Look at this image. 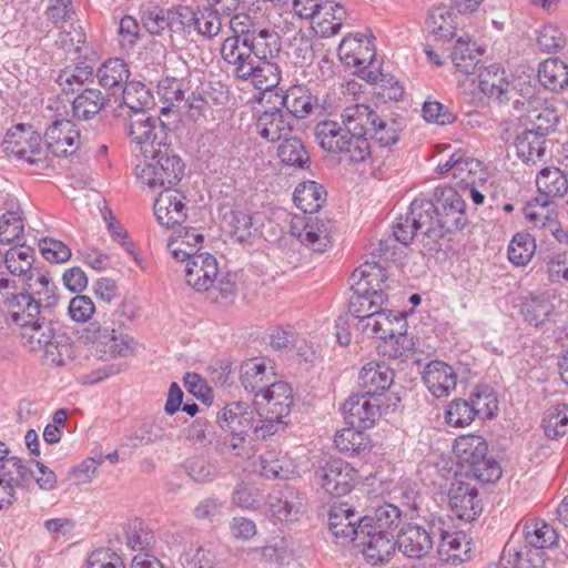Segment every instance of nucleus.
<instances>
[{"mask_svg":"<svg viewBox=\"0 0 568 568\" xmlns=\"http://www.w3.org/2000/svg\"><path fill=\"white\" fill-rule=\"evenodd\" d=\"M11 290L3 301L12 323L21 328L48 315L58 303L57 286L45 273H34L18 293Z\"/></svg>","mask_w":568,"mask_h":568,"instance_id":"1","label":"nucleus"},{"mask_svg":"<svg viewBox=\"0 0 568 568\" xmlns=\"http://www.w3.org/2000/svg\"><path fill=\"white\" fill-rule=\"evenodd\" d=\"M434 212L430 214V227L423 231L422 253L435 255L442 251V241L447 233L462 231L467 224L466 204L455 189H444L433 202Z\"/></svg>","mask_w":568,"mask_h":568,"instance_id":"2","label":"nucleus"},{"mask_svg":"<svg viewBox=\"0 0 568 568\" xmlns=\"http://www.w3.org/2000/svg\"><path fill=\"white\" fill-rule=\"evenodd\" d=\"M22 345L30 352H41L42 357L55 367L70 364L75 357L72 338L54 327L48 315L19 328Z\"/></svg>","mask_w":568,"mask_h":568,"instance_id":"3","label":"nucleus"},{"mask_svg":"<svg viewBox=\"0 0 568 568\" xmlns=\"http://www.w3.org/2000/svg\"><path fill=\"white\" fill-rule=\"evenodd\" d=\"M454 452L466 477L485 484L495 483L500 478L501 468L494 458L487 457L488 445L481 436H459L455 439Z\"/></svg>","mask_w":568,"mask_h":568,"instance_id":"4","label":"nucleus"},{"mask_svg":"<svg viewBox=\"0 0 568 568\" xmlns=\"http://www.w3.org/2000/svg\"><path fill=\"white\" fill-rule=\"evenodd\" d=\"M183 160L172 152L169 144L158 149L135 168L139 182L151 190H171L184 175Z\"/></svg>","mask_w":568,"mask_h":568,"instance_id":"5","label":"nucleus"},{"mask_svg":"<svg viewBox=\"0 0 568 568\" xmlns=\"http://www.w3.org/2000/svg\"><path fill=\"white\" fill-rule=\"evenodd\" d=\"M357 329L364 334L383 339L384 354L392 358H398L408 349L407 322L400 312H386L383 307L377 314L368 316L363 324H357Z\"/></svg>","mask_w":568,"mask_h":568,"instance_id":"6","label":"nucleus"},{"mask_svg":"<svg viewBox=\"0 0 568 568\" xmlns=\"http://www.w3.org/2000/svg\"><path fill=\"white\" fill-rule=\"evenodd\" d=\"M3 152L18 161L43 170L50 166L51 158L41 135L29 124H17L6 133Z\"/></svg>","mask_w":568,"mask_h":568,"instance_id":"7","label":"nucleus"},{"mask_svg":"<svg viewBox=\"0 0 568 568\" xmlns=\"http://www.w3.org/2000/svg\"><path fill=\"white\" fill-rule=\"evenodd\" d=\"M80 339L100 354L101 358L128 357L134 353L135 341L128 334L116 333L114 328L89 323L80 333Z\"/></svg>","mask_w":568,"mask_h":568,"instance_id":"8","label":"nucleus"},{"mask_svg":"<svg viewBox=\"0 0 568 568\" xmlns=\"http://www.w3.org/2000/svg\"><path fill=\"white\" fill-rule=\"evenodd\" d=\"M169 128L159 118L145 112L132 114L129 119L128 135L145 159L158 149L168 145Z\"/></svg>","mask_w":568,"mask_h":568,"instance_id":"9","label":"nucleus"},{"mask_svg":"<svg viewBox=\"0 0 568 568\" xmlns=\"http://www.w3.org/2000/svg\"><path fill=\"white\" fill-rule=\"evenodd\" d=\"M440 528V516L434 514L425 517L420 525H407L398 535V550L410 559L425 557L435 545L436 532H443Z\"/></svg>","mask_w":568,"mask_h":568,"instance_id":"10","label":"nucleus"},{"mask_svg":"<svg viewBox=\"0 0 568 568\" xmlns=\"http://www.w3.org/2000/svg\"><path fill=\"white\" fill-rule=\"evenodd\" d=\"M290 233L313 252H325L332 245V223L327 219L306 214L294 215L290 222Z\"/></svg>","mask_w":568,"mask_h":568,"instance_id":"11","label":"nucleus"},{"mask_svg":"<svg viewBox=\"0 0 568 568\" xmlns=\"http://www.w3.org/2000/svg\"><path fill=\"white\" fill-rule=\"evenodd\" d=\"M315 474L321 487L333 497L351 493L358 477V471L339 458L327 460Z\"/></svg>","mask_w":568,"mask_h":568,"instance_id":"12","label":"nucleus"},{"mask_svg":"<svg viewBox=\"0 0 568 568\" xmlns=\"http://www.w3.org/2000/svg\"><path fill=\"white\" fill-rule=\"evenodd\" d=\"M356 546L362 548L366 562L373 566L387 564L398 548L393 531L374 530L361 526Z\"/></svg>","mask_w":568,"mask_h":568,"instance_id":"13","label":"nucleus"},{"mask_svg":"<svg viewBox=\"0 0 568 568\" xmlns=\"http://www.w3.org/2000/svg\"><path fill=\"white\" fill-rule=\"evenodd\" d=\"M434 212L433 201L426 199H415L409 206V212L399 216L393 224V234L396 241L407 245L414 236L430 227V214ZM423 237H420V241Z\"/></svg>","mask_w":568,"mask_h":568,"instance_id":"14","label":"nucleus"},{"mask_svg":"<svg viewBox=\"0 0 568 568\" xmlns=\"http://www.w3.org/2000/svg\"><path fill=\"white\" fill-rule=\"evenodd\" d=\"M440 530L436 532L437 552L442 560L450 565H460L470 558L471 542L463 531L453 530L449 519L440 516Z\"/></svg>","mask_w":568,"mask_h":568,"instance_id":"15","label":"nucleus"},{"mask_svg":"<svg viewBox=\"0 0 568 568\" xmlns=\"http://www.w3.org/2000/svg\"><path fill=\"white\" fill-rule=\"evenodd\" d=\"M44 136L48 155H72L80 146V131L77 124L68 119L54 120L47 128Z\"/></svg>","mask_w":568,"mask_h":568,"instance_id":"16","label":"nucleus"},{"mask_svg":"<svg viewBox=\"0 0 568 568\" xmlns=\"http://www.w3.org/2000/svg\"><path fill=\"white\" fill-rule=\"evenodd\" d=\"M221 55L237 79L246 81L253 74L257 58L247 43V39L242 36L227 37L221 45Z\"/></svg>","mask_w":568,"mask_h":568,"instance_id":"17","label":"nucleus"},{"mask_svg":"<svg viewBox=\"0 0 568 568\" xmlns=\"http://www.w3.org/2000/svg\"><path fill=\"white\" fill-rule=\"evenodd\" d=\"M452 511L462 520L473 521L483 510L477 488L469 483L455 478L448 490Z\"/></svg>","mask_w":568,"mask_h":568,"instance_id":"18","label":"nucleus"},{"mask_svg":"<svg viewBox=\"0 0 568 568\" xmlns=\"http://www.w3.org/2000/svg\"><path fill=\"white\" fill-rule=\"evenodd\" d=\"M436 172L439 175L450 174L456 186H467L476 183L477 175L483 174L481 162L457 150L445 162L438 163Z\"/></svg>","mask_w":568,"mask_h":568,"instance_id":"19","label":"nucleus"},{"mask_svg":"<svg viewBox=\"0 0 568 568\" xmlns=\"http://www.w3.org/2000/svg\"><path fill=\"white\" fill-rule=\"evenodd\" d=\"M293 404L291 386L285 382H273L263 392L256 393L253 406L256 414L287 416Z\"/></svg>","mask_w":568,"mask_h":568,"instance_id":"20","label":"nucleus"},{"mask_svg":"<svg viewBox=\"0 0 568 568\" xmlns=\"http://www.w3.org/2000/svg\"><path fill=\"white\" fill-rule=\"evenodd\" d=\"M255 131L266 142H278L291 134L293 121L283 109L271 106L256 113Z\"/></svg>","mask_w":568,"mask_h":568,"instance_id":"21","label":"nucleus"},{"mask_svg":"<svg viewBox=\"0 0 568 568\" xmlns=\"http://www.w3.org/2000/svg\"><path fill=\"white\" fill-rule=\"evenodd\" d=\"M267 504L272 517L281 523L297 520L305 508L301 493L290 486L274 489L267 497Z\"/></svg>","mask_w":568,"mask_h":568,"instance_id":"22","label":"nucleus"},{"mask_svg":"<svg viewBox=\"0 0 568 568\" xmlns=\"http://www.w3.org/2000/svg\"><path fill=\"white\" fill-rule=\"evenodd\" d=\"M154 214L165 227L180 225L187 217L185 195L179 190L162 191L154 202Z\"/></svg>","mask_w":568,"mask_h":568,"instance_id":"23","label":"nucleus"},{"mask_svg":"<svg viewBox=\"0 0 568 568\" xmlns=\"http://www.w3.org/2000/svg\"><path fill=\"white\" fill-rule=\"evenodd\" d=\"M379 408L377 398L372 399L363 394L353 395L343 406L344 418L347 425L365 430L379 418Z\"/></svg>","mask_w":568,"mask_h":568,"instance_id":"24","label":"nucleus"},{"mask_svg":"<svg viewBox=\"0 0 568 568\" xmlns=\"http://www.w3.org/2000/svg\"><path fill=\"white\" fill-rule=\"evenodd\" d=\"M217 275V261L209 253H200L186 263V283L197 292H207L213 286Z\"/></svg>","mask_w":568,"mask_h":568,"instance_id":"25","label":"nucleus"},{"mask_svg":"<svg viewBox=\"0 0 568 568\" xmlns=\"http://www.w3.org/2000/svg\"><path fill=\"white\" fill-rule=\"evenodd\" d=\"M455 369L445 362L432 361L423 372V382L436 398L448 397L457 385Z\"/></svg>","mask_w":568,"mask_h":568,"instance_id":"26","label":"nucleus"},{"mask_svg":"<svg viewBox=\"0 0 568 568\" xmlns=\"http://www.w3.org/2000/svg\"><path fill=\"white\" fill-rule=\"evenodd\" d=\"M361 518L348 504H334L328 511V528L336 538L357 542Z\"/></svg>","mask_w":568,"mask_h":568,"instance_id":"27","label":"nucleus"},{"mask_svg":"<svg viewBox=\"0 0 568 568\" xmlns=\"http://www.w3.org/2000/svg\"><path fill=\"white\" fill-rule=\"evenodd\" d=\"M394 372L385 363L369 362L365 364L358 375V383L364 395L376 398L383 395L393 384Z\"/></svg>","mask_w":568,"mask_h":568,"instance_id":"28","label":"nucleus"},{"mask_svg":"<svg viewBox=\"0 0 568 568\" xmlns=\"http://www.w3.org/2000/svg\"><path fill=\"white\" fill-rule=\"evenodd\" d=\"M180 17L186 22L184 23V30L193 28L199 36L209 40L216 37L222 30L223 18L210 7L196 11L189 7H180Z\"/></svg>","mask_w":568,"mask_h":568,"instance_id":"29","label":"nucleus"},{"mask_svg":"<svg viewBox=\"0 0 568 568\" xmlns=\"http://www.w3.org/2000/svg\"><path fill=\"white\" fill-rule=\"evenodd\" d=\"M526 122L531 125L528 130L548 135L556 130L559 116L556 108L547 100L535 97L527 101Z\"/></svg>","mask_w":568,"mask_h":568,"instance_id":"30","label":"nucleus"},{"mask_svg":"<svg viewBox=\"0 0 568 568\" xmlns=\"http://www.w3.org/2000/svg\"><path fill=\"white\" fill-rule=\"evenodd\" d=\"M557 297L550 292L530 294L521 304L525 321L535 327H542L555 312Z\"/></svg>","mask_w":568,"mask_h":568,"instance_id":"31","label":"nucleus"},{"mask_svg":"<svg viewBox=\"0 0 568 568\" xmlns=\"http://www.w3.org/2000/svg\"><path fill=\"white\" fill-rule=\"evenodd\" d=\"M254 409L245 402L226 404L216 416V423L223 432H245L252 428Z\"/></svg>","mask_w":568,"mask_h":568,"instance_id":"32","label":"nucleus"},{"mask_svg":"<svg viewBox=\"0 0 568 568\" xmlns=\"http://www.w3.org/2000/svg\"><path fill=\"white\" fill-rule=\"evenodd\" d=\"M387 274L378 263H364L351 277V290L359 293H385Z\"/></svg>","mask_w":568,"mask_h":568,"instance_id":"33","label":"nucleus"},{"mask_svg":"<svg viewBox=\"0 0 568 568\" xmlns=\"http://www.w3.org/2000/svg\"><path fill=\"white\" fill-rule=\"evenodd\" d=\"M242 37L247 39V43L257 60H273L281 52V37L278 32L273 29L253 28L252 32H246L242 34Z\"/></svg>","mask_w":568,"mask_h":568,"instance_id":"34","label":"nucleus"},{"mask_svg":"<svg viewBox=\"0 0 568 568\" xmlns=\"http://www.w3.org/2000/svg\"><path fill=\"white\" fill-rule=\"evenodd\" d=\"M516 154L527 164L542 161L547 150V136L536 130L525 129L515 140Z\"/></svg>","mask_w":568,"mask_h":568,"instance_id":"35","label":"nucleus"},{"mask_svg":"<svg viewBox=\"0 0 568 568\" xmlns=\"http://www.w3.org/2000/svg\"><path fill=\"white\" fill-rule=\"evenodd\" d=\"M523 534L527 547L539 550L554 548L558 545V532L548 523L541 519H530L524 524Z\"/></svg>","mask_w":568,"mask_h":568,"instance_id":"36","label":"nucleus"},{"mask_svg":"<svg viewBox=\"0 0 568 568\" xmlns=\"http://www.w3.org/2000/svg\"><path fill=\"white\" fill-rule=\"evenodd\" d=\"M317 99L311 91L303 85L291 87L282 97L281 104L285 112L291 115V120L307 118L316 103Z\"/></svg>","mask_w":568,"mask_h":568,"instance_id":"37","label":"nucleus"},{"mask_svg":"<svg viewBox=\"0 0 568 568\" xmlns=\"http://www.w3.org/2000/svg\"><path fill=\"white\" fill-rule=\"evenodd\" d=\"M2 261L8 271L16 276L22 277V284L29 281L34 273H42L40 270L33 268L34 250L30 246L18 245L10 247Z\"/></svg>","mask_w":568,"mask_h":568,"instance_id":"38","label":"nucleus"},{"mask_svg":"<svg viewBox=\"0 0 568 568\" xmlns=\"http://www.w3.org/2000/svg\"><path fill=\"white\" fill-rule=\"evenodd\" d=\"M484 52L485 50L466 34L456 40L450 57L457 70L465 74H471L477 69L479 58Z\"/></svg>","mask_w":568,"mask_h":568,"instance_id":"39","label":"nucleus"},{"mask_svg":"<svg viewBox=\"0 0 568 568\" xmlns=\"http://www.w3.org/2000/svg\"><path fill=\"white\" fill-rule=\"evenodd\" d=\"M378 114L366 104H353L346 106L341 113L342 123L348 132L362 135H371V126H374Z\"/></svg>","mask_w":568,"mask_h":568,"instance_id":"40","label":"nucleus"},{"mask_svg":"<svg viewBox=\"0 0 568 568\" xmlns=\"http://www.w3.org/2000/svg\"><path fill=\"white\" fill-rule=\"evenodd\" d=\"M108 99L94 88H85L80 91L72 101V115L78 120H91L106 105Z\"/></svg>","mask_w":568,"mask_h":568,"instance_id":"41","label":"nucleus"},{"mask_svg":"<svg viewBox=\"0 0 568 568\" xmlns=\"http://www.w3.org/2000/svg\"><path fill=\"white\" fill-rule=\"evenodd\" d=\"M348 300L349 313L358 320L357 324H363V321L377 314L388 302L385 293H359L352 291Z\"/></svg>","mask_w":568,"mask_h":568,"instance_id":"42","label":"nucleus"},{"mask_svg":"<svg viewBox=\"0 0 568 568\" xmlns=\"http://www.w3.org/2000/svg\"><path fill=\"white\" fill-rule=\"evenodd\" d=\"M240 381L248 393L256 395L263 392L272 382L271 374L262 359L251 358L240 367Z\"/></svg>","mask_w":568,"mask_h":568,"instance_id":"43","label":"nucleus"},{"mask_svg":"<svg viewBox=\"0 0 568 568\" xmlns=\"http://www.w3.org/2000/svg\"><path fill=\"white\" fill-rule=\"evenodd\" d=\"M347 133H349L343 123L334 120L320 121L314 128L315 141L325 151L329 153H339L342 151Z\"/></svg>","mask_w":568,"mask_h":568,"instance_id":"44","label":"nucleus"},{"mask_svg":"<svg viewBox=\"0 0 568 568\" xmlns=\"http://www.w3.org/2000/svg\"><path fill=\"white\" fill-rule=\"evenodd\" d=\"M95 77L104 89L122 91L129 83L130 70L128 64L120 58L104 61L97 70Z\"/></svg>","mask_w":568,"mask_h":568,"instance_id":"45","label":"nucleus"},{"mask_svg":"<svg viewBox=\"0 0 568 568\" xmlns=\"http://www.w3.org/2000/svg\"><path fill=\"white\" fill-rule=\"evenodd\" d=\"M539 197L552 200L568 193L566 174L556 166L544 168L536 176Z\"/></svg>","mask_w":568,"mask_h":568,"instance_id":"46","label":"nucleus"},{"mask_svg":"<svg viewBox=\"0 0 568 568\" xmlns=\"http://www.w3.org/2000/svg\"><path fill=\"white\" fill-rule=\"evenodd\" d=\"M293 201L303 214L312 215L326 201V191L315 181H305L295 187Z\"/></svg>","mask_w":568,"mask_h":568,"instance_id":"47","label":"nucleus"},{"mask_svg":"<svg viewBox=\"0 0 568 568\" xmlns=\"http://www.w3.org/2000/svg\"><path fill=\"white\" fill-rule=\"evenodd\" d=\"M478 84L480 91L504 101L509 89L505 70L498 63H491L479 71Z\"/></svg>","mask_w":568,"mask_h":568,"instance_id":"48","label":"nucleus"},{"mask_svg":"<svg viewBox=\"0 0 568 568\" xmlns=\"http://www.w3.org/2000/svg\"><path fill=\"white\" fill-rule=\"evenodd\" d=\"M523 215L532 227L542 230L554 226V220L558 217L554 201L539 196L524 205Z\"/></svg>","mask_w":568,"mask_h":568,"instance_id":"49","label":"nucleus"},{"mask_svg":"<svg viewBox=\"0 0 568 568\" xmlns=\"http://www.w3.org/2000/svg\"><path fill=\"white\" fill-rule=\"evenodd\" d=\"M261 475L267 479H290L297 470L291 458L275 452H266L261 457Z\"/></svg>","mask_w":568,"mask_h":568,"instance_id":"50","label":"nucleus"},{"mask_svg":"<svg viewBox=\"0 0 568 568\" xmlns=\"http://www.w3.org/2000/svg\"><path fill=\"white\" fill-rule=\"evenodd\" d=\"M334 444L338 452L347 456H358L369 449L371 440L364 430L348 425L336 433Z\"/></svg>","mask_w":568,"mask_h":568,"instance_id":"51","label":"nucleus"},{"mask_svg":"<svg viewBox=\"0 0 568 568\" xmlns=\"http://www.w3.org/2000/svg\"><path fill=\"white\" fill-rule=\"evenodd\" d=\"M180 8L175 11H168L154 8L150 10L143 17V24L148 32L151 34H161L165 29H170L172 32H179L184 30V23H186L182 17H180Z\"/></svg>","mask_w":568,"mask_h":568,"instance_id":"52","label":"nucleus"},{"mask_svg":"<svg viewBox=\"0 0 568 568\" xmlns=\"http://www.w3.org/2000/svg\"><path fill=\"white\" fill-rule=\"evenodd\" d=\"M538 80L551 91L561 90L568 81V65L559 58L546 59L539 64Z\"/></svg>","mask_w":568,"mask_h":568,"instance_id":"53","label":"nucleus"},{"mask_svg":"<svg viewBox=\"0 0 568 568\" xmlns=\"http://www.w3.org/2000/svg\"><path fill=\"white\" fill-rule=\"evenodd\" d=\"M400 518L402 511L399 507L393 504H384L375 509L374 515L363 516L359 526L374 530L392 531L393 528L399 525Z\"/></svg>","mask_w":568,"mask_h":568,"instance_id":"54","label":"nucleus"},{"mask_svg":"<svg viewBox=\"0 0 568 568\" xmlns=\"http://www.w3.org/2000/svg\"><path fill=\"white\" fill-rule=\"evenodd\" d=\"M457 17L447 6L434 7L428 16L427 26L438 39H450L456 34Z\"/></svg>","mask_w":568,"mask_h":568,"instance_id":"55","label":"nucleus"},{"mask_svg":"<svg viewBox=\"0 0 568 568\" xmlns=\"http://www.w3.org/2000/svg\"><path fill=\"white\" fill-rule=\"evenodd\" d=\"M94 78L93 69L90 65L81 64L67 67L58 78L57 83L64 93H75L82 91L88 82Z\"/></svg>","mask_w":568,"mask_h":568,"instance_id":"56","label":"nucleus"},{"mask_svg":"<svg viewBox=\"0 0 568 568\" xmlns=\"http://www.w3.org/2000/svg\"><path fill=\"white\" fill-rule=\"evenodd\" d=\"M24 231L20 205L11 202L9 209L0 216V243L10 244L20 239Z\"/></svg>","mask_w":568,"mask_h":568,"instance_id":"57","label":"nucleus"},{"mask_svg":"<svg viewBox=\"0 0 568 568\" xmlns=\"http://www.w3.org/2000/svg\"><path fill=\"white\" fill-rule=\"evenodd\" d=\"M321 4H329L332 9H318L316 24L322 37H332L339 32L346 18V10L338 2L320 1Z\"/></svg>","mask_w":568,"mask_h":568,"instance_id":"58","label":"nucleus"},{"mask_svg":"<svg viewBox=\"0 0 568 568\" xmlns=\"http://www.w3.org/2000/svg\"><path fill=\"white\" fill-rule=\"evenodd\" d=\"M536 252L535 239L528 232L516 233L508 245V260L516 266L527 265Z\"/></svg>","mask_w":568,"mask_h":568,"instance_id":"59","label":"nucleus"},{"mask_svg":"<svg viewBox=\"0 0 568 568\" xmlns=\"http://www.w3.org/2000/svg\"><path fill=\"white\" fill-rule=\"evenodd\" d=\"M277 156L287 166L304 169L310 163V155L298 138L286 136L283 139L277 148Z\"/></svg>","mask_w":568,"mask_h":568,"instance_id":"60","label":"nucleus"},{"mask_svg":"<svg viewBox=\"0 0 568 568\" xmlns=\"http://www.w3.org/2000/svg\"><path fill=\"white\" fill-rule=\"evenodd\" d=\"M252 73L248 80L261 91L272 90L281 81V69L273 60H257Z\"/></svg>","mask_w":568,"mask_h":568,"instance_id":"61","label":"nucleus"},{"mask_svg":"<svg viewBox=\"0 0 568 568\" xmlns=\"http://www.w3.org/2000/svg\"><path fill=\"white\" fill-rule=\"evenodd\" d=\"M0 480L16 490V488H22L30 484L31 470L20 458L11 456L0 467Z\"/></svg>","mask_w":568,"mask_h":568,"instance_id":"62","label":"nucleus"},{"mask_svg":"<svg viewBox=\"0 0 568 568\" xmlns=\"http://www.w3.org/2000/svg\"><path fill=\"white\" fill-rule=\"evenodd\" d=\"M342 151L338 153L349 163L357 164L366 162L372 154L367 135L347 133Z\"/></svg>","mask_w":568,"mask_h":568,"instance_id":"63","label":"nucleus"},{"mask_svg":"<svg viewBox=\"0 0 568 568\" xmlns=\"http://www.w3.org/2000/svg\"><path fill=\"white\" fill-rule=\"evenodd\" d=\"M122 99L123 103L133 111V114L144 112L153 104L150 89L139 81H131L122 89Z\"/></svg>","mask_w":568,"mask_h":568,"instance_id":"64","label":"nucleus"}]
</instances>
